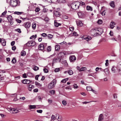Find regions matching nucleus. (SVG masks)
<instances>
[{
	"mask_svg": "<svg viewBox=\"0 0 121 121\" xmlns=\"http://www.w3.org/2000/svg\"><path fill=\"white\" fill-rule=\"evenodd\" d=\"M81 3L79 2H73L71 4V8L73 9L76 10L79 8V7Z\"/></svg>",
	"mask_w": 121,
	"mask_h": 121,
	"instance_id": "obj_1",
	"label": "nucleus"
},
{
	"mask_svg": "<svg viewBox=\"0 0 121 121\" xmlns=\"http://www.w3.org/2000/svg\"><path fill=\"white\" fill-rule=\"evenodd\" d=\"M56 82V81L55 79L52 80L48 85V88L49 89H51L54 87Z\"/></svg>",
	"mask_w": 121,
	"mask_h": 121,
	"instance_id": "obj_2",
	"label": "nucleus"
},
{
	"mask_svg": "<svg viewBox=\"0 0 121 121\" xmlns=\"http://www.w3.org/2000/svg\"><path fill=\"white\" fill-rule=\"evenodd\" d=\"M17 0H11L10 1V4L12 7H15L17 4Z\"/></svg>",
	"mask_w": 121,
	"mask_h": 121,
	"instance_id": "obj_3",
	"label": "nucleus"
},
{
	"mask_svg": "<svg viewBox=\"0 0 121 121\" xmlns=\"http://www.w3.org/2000/svg\"><path fill=\"white\" fill-rule=\"evenodd\" d=\"M35 45V43L34 41H31L28 42L25 44V46H26L28 47L33 46Z\"/></svg>",
	"mask_w": 121,
	"mask_h": 121,
	"instance_id": "obj_4",
	"label": "nucleus"
},
{
	"mask_svg": "<svg viewBox=\"0 0 121 121\" xmlns=\"http://www.w3.org/2000/svg\"><path fill=\"white\" fill-rule=\"evenodd\" d=\"M117 69L118 73L119 74H121V62H119L117 66Z\"/></svg>",
	"mask_w": 121,
	"mask_h": 121,
	"instance_id": "obj_5",
	"label": "nucleus"
},
{
	"mask_svg": "<svg viewBox=\"0 0 121 121\" xmlns=\"http://www.w3.org/2000/svg\"><path fill=\"white\" fill-rule=\"evenodd\" d=\"M65 55V52H61L59 53L58 54V59H60V60H59V62H60V61L61 59V58L63 57L64 55Z\"/></svg>",
	"mask_w": 121,
	"mask_h": 121,
	"instance_id": "obj_6",
	"label": "nucleus"
},
{
	"mask_svg": "<svg viewBox=\"0 0 121 121\" xmlns=\"http://www.w3.org/2000/svg\"><path fill=\"white\" fill-rule=\"evenodd\" d=\"M111 70L112 72L113 73H118L117 70V67H115L114 66H113L111 68Z\"/></svg>",
	"mask_w": 121,
	"mask_h": 121,
	"instance_id": "obj_7",
	"label": "nucleus"
},
{
	"mask_svg": "<svg viewBox=\"0 0 121 121\" xmlns=\"http://www.w3.org/2000/svg\"><path fill=\"white\" fill-rule=\"evenodd\" d=\"M90 32L91 35H92L96 36L98 35L97 34L96 30H95V28L92 29L91 30Z\"/></svg>",
	"mask_w": 121,
	"mask_h": 121,
	"instance_id": "obj_8",
	"label": "nucleus"
},
{
	"mask_svg": "<svg viewBox=\"0 0 121 121\" xmlns=\"http://www.w3.org/2000/svg\"><path fill=\"white\" fill-rule=\"evenodd\" d=\"M69 58L70 62H71L74 61L76 60V58L74 55L70 56Z\"/></svg>",
	"mask_w": 121,
	"mask_h": 121,
	"instance_id": "obj_9",
	"label": "nucleus"
},
{
	"mask_svg": "<svg viewBox=\"0 0 121 121\" xmlns=\"http://www.w3.org/2000/svg\"><path fill=\"white\" fill-rule=\"evenodd\" d=\"M95 30H96L97 34L98 35H99L101 34L103 31L102 29L100 28H95Z\"/></svg>",
	"mask_w": 121,
	"mask_h": 121,
	"instance_id": "obj_10",
	"label": "nucleus"
},
{
	"mask_svg": "<svg viewBox=\"0 0 121 121\" xmlns=\"http://www.w3.org/2000/svg\"><path fill=\"white\" fill-rule=\"evenodd\" d=\"M46 44H47L46 43H44V44H39L38 48L39 49L41 50H43L44 48V45H46Z\"/></svg>",
	"mask_w": 121,
	"mask_h": 121,
	"instance_id": "obj_11",
	"label": "nucleus"
},
{
	"mask_svg": "<svg viewBox=\"0 0 121 121\" xmlns=\"http://www.w3.org/2000/svg\"><path fill=\"white\" fill-rule=\"evenodd\" d=\"M25 27L26 28H29L30 26V23L29 22H27L24 23Z\"/></svg>",
	"mask_w": 121,
	"mask_h": 121,
	"instance_id": "obj_12",
	"label": "nucleus"
},
{
	"mask_svg": "<svg viewBox=\"0 0 121 121\" xmlns=\"http://www.w3.org/2000/svg\"><path fill=\"white\" fill-rule=\"evenodd\" d=\"M77 25L79 26H82L83 25V23L80 20H77L76 21Z\"/></svg>",
	"mask_w": 121,
	"mask_h": 121,
	"instance_id": "obj_13",
	"label": "nucleus"
},
{
	"mask_svg": "<svg viewBox=\"0 0 121 121\" xmlns=\"http://www.w3.org/2000/svg\"><path fill=\"white\" fill-rule=\"evenodd\" d=\"M104 116L103 114H100L99 116L98 121H102L104 119Z\"/></svg>",
	"mask_w": 121,
	"mask_h": 121,
	"instance_id": "obj_14",
	"label": "nucleus"
},
{
	"mask_svg": "<svg viewBox=\"0 0 121 121\" xmlns=\"http://www.w3.org/2000/svg\"><path fill=\"white\" fill-rule=\"evenodd\" d=\"M115 25V23L113 21L111 22L110 25V28L112 29H113L114 26H114Z\"/></svg>",
	"mask_w": 121,
	"mask_h": 121,
	"instance_id": "obj_15",
	"label": "nucleus"
},
{
	"mask_svg": "<svg viewBox=\"0 0 121 121\" xmlns=\"http://www.w3.org/2000/svg\"><path fill=\"white\" fill-rule=\"evenodd\" d=\"M54 14L56 17H59L60 15V13L57 11H55L54 12Z\"/></svg>",
	"mask_w": 121,
	"mask_h": 121,
	"instance_id": "obj_16",
	"label": "nucleus"
},
{
	"mask_svg": "<svg viewBox=\"0 0 121 121\" xmlns=\"http://www.w3.org/2000/svg\"><path fill=\"white\" fill-rule=\"evenodd\" d=\"M54 25L55 27H58L59 26H60L61 25V24L60 23H59L57 22V21L56 20L54 21Z\"/></svg>",
	"mask_w": 121,
	"mask_h": 121,
	"instance_id": "obj_17",
	"label": "nucleus"
},
{
	"mask_svg": "<svg viewBox=\"0 0 121 121\" xmlns=\"http://www.w3.org/2000/svg\"><path fill=\"white\" fill-rule=\"evenodd\" d=\"M19 112V111L16 109L13 108V111H11V113H16L18 112Z\"/></svg>",
	"mask_w": 121,
	"mask_h": 121,
	"instance_id": "obj_18",
	"label": "nucleus"
},
{
	"mask_svg": "<svg viewBox=\"0 0 121 121\" xmlns=\"http://www.w3.org/2000/svg\"><path fill=\"white\" fill-rule=\"evenodd\" d=\"M58 115V114H56V117H55V115H52L51 117V120L54 121V120H55L56 119V117Z\"/></svg>",
	"mask_w": 121,
	"mask_h": 121,
	"instance_id": "obj_19",
	"label": "nucleus"
},
{
	"mask_svg": "<svg viewBox=\"0 0 121 121\" xmlns=\"http://www.w3.org/2000/svg\"><path fill=\"white\" fill-rule=\"evenodd\" d=\"M34 86L32 85H29L28 87V90L30 91H31V90L32 89L34 88Z\"/></svg>",
	"mask_w": 121,
	"mask_h": 121,
	"instance_id": "obj_20",
	"label": "nucleus"
},
{
	"mask_svg": "<svg viewBox=\"0 0 121 121\" xmlns=\"http://www.w3.org/2000/svg\"><path fill=\"white\" fill-rule=\"evenodd\" d=\"M27 76L29 77H33L34 76V75L33 74L31 73L28 72L27 73Z\"/></svg>",
	"mask_w": 121,
	"mask_h": 121,
	"instance_id": "obj_21",
	"label": "nucleus"
},
{
	"mask_svg": "<svg viewBox=\"0 0 121 121\" xmlns=\"http://www.w3.org/2000/svg\"><path fill=\"white\" fill-rule=\"evenodd\" d=\"M36 25L35 22H33V23L32 25V27L33 29L35 30L36 28Z\"/></svg>",
	"mask_w": 121,
	"mask_h": 121,
	"instance_id": "obj_22",
	"label": "nucleus"
},
{
	"mask_svg": "<svg viewBox=\"0 0 121 121\" xmlns=\"http://www.w3.org/2000/svg\"><path fill=\"white\" fill-rule=\"evenodd\" d=\"M86 9L88 10H90L91 11L92 10V7L89 6H86Z\"/></svg>",
	"mask_w": 121,
	"mask_h": 121,
	"instance_id": "obj_23",
	"label": "nucleus"
},
{
	"mask_svg": "<svg viewBox=\"0 0 121 121\" xmlns=\"http://www.w3.org/2000/svg\"><path fill=\"white\" fill-rule=\"evenodd\" d=\"M59 60H60V59H58V57L57 58L54 59L53 60V61H52L53 64L54 63H55L56 62H57L58 61L59 62Z\"/></svg>",
	"mask_w": 121,
	"mask_h": 121,
	"instance_id": "obj_24",
	"label": "nucleus"
},
{
	"mask_svg": "<svg viewBox=\"0 0 121 121\" xmlns=\"http://www.w3.org/2000/svg\"><path fill=\"white\" fill-rule=\"evenodd\" d=\"M1 42V44L3 46H5L6 45V42L5 40H2Z\"/></svg>",
	"mask_w": 121,
	"mask_h": 121,
	"instance_id": "obj_25",
	"label": "nucleus"
},
{
	"mask_svg": "<svg viewBox=\"0 0 121 121\" xmlns=\"http://www.w3.org/2000/svg\"><path fill=\"white\" fill-rule=\"evenodd\" d=\"M110 5L111 7L113 8L114 7L115 5L114 2L113 1H111L110 3Z\"/></svg>",
	"mask_w": 121,
	"mask_h": 121,
	"instance_id": "obj_26",
	"label": "nucleus"
},
{
	"mask_svg": "<svg viewBox=\"0 0 121 121\" xmlns=\"http://www.w3.org/2000/svg\"><path fill=\"white\" fill-rule=\"evenodd\" d=\"M83 13L81 12H79L78 13V16L80 17H81L83 15Z\"/></svg>",
	"mask_w": 121,
	"mask_h": 121,
	"instance_id": "obj_27",
	"label": "nucleus"
},
{
	"mask_svg": "<svg viewBox=\"0 0 121 121\" xmlns=\"http://www.w3.org/2000/svg\"><path fill=\"white\" fill-rule=\"evenodd\" d=\"M87 68L86 67H82L80 69L79 72L84 71L86 70Z\"/></svg>",
	"mask_w": 121,
	"mask_h": 121,
	"instance_id": "obj_28",
	"label": "nucleus"
},
{
	"mask_svg": "<svg viewBox=\"0 0 121 121\" xmlns=\"http://www.w3.org/2000/svg\"><path fill=\"white\" fill-rule=\"evenodd\" d=\"M60 48V46L59 45H56L55 47V49L56 50L58 51Z\"/></svg>",
	"mask_w": 121,
	"mask_h": 121,
	"instance_id": "obj_29",
	"label": "nucleus"
},
{
	"mask_svg": "<svg viewBox=\"0 0 121 121\" xmlns=\"http://www.w3.org/2000/svg\"><path fill=\"white\" fill-rule=\"evenodd\" d=\"M68 78L64 79L61 81V82L64 83H65L68 80Z\"/></svg>",
	"mask_w": 121,
	"mask_h": 121,
	"instance_id": "obj_30",
	"label": "nucleus"
},
{
	"mask_svg": "<svg viewBox=\"0 0 121 121\" xmlns=\"http://www.w3.org/2000/svg\"><path fill=\"white\" fill-rule=\"evenodd\" d=\"M47 36L48 38L49 39H51L53 38V37L52 35L50 34H48L47 35Z\"/></svg>",
	"mask_w": 121,
	"mask_h": 121,
	"instance_id": "obj_31",
	"label": "nucleus"
},
{
	"mask_svg": "<svg viewBox=\"0 0 121 121\" xmlns=\"http://www.w3.org/2000/svg\"><path fill=\"white\" fill-rule=\"evenodd\" d=\"M37 37L36 35H33L30 38V39H34L36 38Z\"/></svg>",
	"mask_w": 121,
	"mask_h": 121,
	"instance_id": "obj_32",
	"label": "nucleus"
},
{
	"mask_svg": "<svg viewBox=\"0 0 121 121\" xmlns=\"http://www.w3.org/2000/svg\"><path fill=\"white\" fill-rule=\"evenodd\" d=\"M30 108V109H35L36 108V106L35 105H30L29 106Z\"/></svg>",
	"mask_w": 121,
	"mask_h": 121,
	"instance_id": "obj_33",
	"label": "nucleus"
},
{
	"mask_svg": "<svg viewBox=\"0 0 121 121\" xmlns=\"http://www.w3.org/2000/svg\"><path fill=\"white\" fill-rule=\"evenodd\" d=\"M21 55L22 56H24L26 55V52L24 51H22L21 52Z\"/></svg>",
	"mask_w": 121,
	"mask_h": 121,
	"instance_id": "obj_34",
	"label": "nucleus"
},
{
	"mask_svg": "<svg viewBox=\"0 0 121 121\" xmlns=\"http://www.w3.org/2000/svg\"><path fill=\"white\" fill-rule=\"evenodd\" d=\"M7 18L9 21H10L12 20V17L11 16L9 15L7 17Z\"/></svg>",
	"mask_w": 121,
	"mask_h": 121,
	"instance_id": "obj_35",
	"label": "nucleus"
},
{
	"mask_svg": "<svg viewBox=\"0 0 121 121\" xmlns=\"http://www.w3.org/2000/svg\"><path fill=\"white\" fill-rule=\"evenodd\" d=\"M68 73L69 75H72L73 73V72L71 70H69L68 71Z\"/></svg>",
	"mask_w": 121,
	"mask_h": 121,
	"instance_id": "obj_36",
	"label": "nucleus"
},
{
	"mask_svg": "<svg viewBox=\"0 0 121 121\" xmlns=\"http://www.w3.org/2000/svg\"><path fill=\"white\" fill-rule=\"evenodd\" d=\"M86 89L88 91H91L92 89L91 86H88L86 87Z\"/></svg>",
	"mask_w": 121,
	"mask_h": 121,
	"instance_id": "obj_37",
	"label": "nucleus"
},
{
	"mask_svg": "<svg viewBox=\"0 0 121 121\" xmlns=\"http://www.w3.org/2000/svg\"><path fill=\"white\" fill-rule=\"evenodd\" d=\"M35 84L36 86L39 87L41 86H42V84H41L39 83L38 82H35Z\"/></svg>",
	"mask_w": 121,
	"mask_h": 121,
	"instance_id": "obj_38",
	"label": "nucleus"
},
{
	"mask_svg": "<svg viewBox=\"0 0 121 121\" xmlns=\"http://www.w3.org/2000/svg\"><path fill=\"white\" fill-rule=\"evenodd\" d=\"M91 37L88 36L87 37H86L84 39H85L87 41H88L91 40Z\"/></svg>",
	"mask_w": 121,
	"mask_h": 121,
	"instance_id": "obj_39",
	"label": "nucleus"
},
{
	"mask_svg": "<svg viewBox=\"0 0 121 121\" xmlns=\"http://www.w3.org/2000/svg\"><path fill=\"white\" fill-rule=\"evenodd\" d=\"M23 13L22 12H15L14 13L15 14L19 15L22 14Z\"/></svg>",
	"mask_w": 121,
	"mask_h": 121,
	"instance_id": "obj_40",
	"label": "nucleus"
},
{
	"mask_svg": "<svg viewBox=\"0 0 121 121\" xmlns=\"http://www.w3.org/2000/svg\"><path fill=\"white\" fill-rule=\"evenodd\" d=\"M11 62L13 64H15L16 63V60L15 58L13 57V59L12 60Z\"/></svg>",
	"mask_w": 121,
	"mask_h": 121,
	"instance_id": "obj_41",
	"label": "nucleus"
},
{
	"mask_svg": "<svg viewBox=\"0 0 121 121\" xmlns=\"http://www.w3.org/2000/svg\"><path fill=\"white\" fill-rule=\"evenodd\" d=\"M62 103L63 105L65 106L67 104L66 101L64 100H63L62 101Z\"/></svg>",
	"mask_w": 121,
	"mask_h": 121,
	"instance_id": "obj_42",
	"label": "nucleus"
},
{
	"mask_svg": "<svg viewBox=\"0 0 121 121\" xmlns=\"http://www.w3.org/2000/svg\"><path fill=\"white\" fill-rule=\"evenodd\" d=\"M62 17L63 18L66 19H68L69 18L68 16L66 15H63Z\"/></svg>",
	"mask_w": 121,
	"mask_h": 121,
	"instance_id": "obj_43",
	"label": "nucleus"
},
{
	"mask_svg": "<svg viewBox=\"0 0 121 121\" xmlns=\"http://www.w3.org/2000/svg\"><path fill=\"white\" fill-rule=\"evenodd\" d=\"M73 86V87L74 89H77L78 87V86L76 84H74Z\"/></svg>",
	"mask_w": 121,
	"mask_h": 121,
	"instance_id": "obj_44",
	"label": "nucleus"
},
{
	"mask_svg": "<svg viewBox=\"0 0 121 121\" xmlns=\"http://www.w3.org/2000/svg\"><path fill=\"white\" fill-rule=\"evenodd\" d=\"M97 23L99 24H101L102 23V21L100 19L97 22Z\"/></svg>",
	"mask_w": 121,
	"mask_h": 121,
	"instance_id": "obj_45",
	"label": "nucleus"
},
{
	"mask_svg": "<svg viewBox=\"0 0 121 121\" xmlns=\"http://www.w3.org/2000/svg\"><path fill=\"white\" fill-rule=\"evenodd\" d=\"M60 70V69L59 68H56L54 70L55 72H56L59 71Z\"/></svg>",
	"mask_w": 121,
	"mask_h": 121,
	"instance_id": "obj_46",
	"label": "nucleus"
},
{
	"mask_svg": "<svg viewBox=\"0 0 121 121\" xmlns=\"http://www.w3.org/2000/svg\"><path fill=\"white\" fill-rule=\"evenodd\" d=\"M41 35L44 37H46L47 36V35L46 33H43L41 34Z\"/></svg>",
	"mask_w": 121,
	"mask_h": 121,
	"instance_id": "obj_47",
	"label": "nucleus"
},
{
	"mask_svg": "<svg viewBox=\"0 0 121 121\" xmlns=\"http://www.w3.org/2000/svg\"><path fill=\"white\" fill-rule=\"evenodd\" d=\"M39 69V68L36 66H35L34 67V70L35 71H36Z\"/></svg>",
	"mask_w": 121,
	"mask_h": 121,
	"instance_id": "obj_48",
	"label": "nucleus"
},
{
	"mask_svg": "<svg viewBox=\"0 0 121 121\" xmlns=\"http://www.w3.org/2000/svg\"><path fill=\"white\" fill-rule=\"evenodd\" d=\"M15 31L20 33L21 32V29H20L18 28L16 29L15 30Z\"/></svg>",
	"mask_w": 121,
	"mask_h": 121,
	"instance_id": "obj_49",
	"label": "nucleus"
},
{
	"mask_svg": "<svg viewBox=\"0 0 121 121\" xmlns=\"http://www.w3.org/2000/svg\"><path fill=\"white\" fill-rule=\"evenodd\" d=\"M58 121H61L62 120V117L61 116H59V115H58Z\"/></svg>",
	"mask_w": 121,
	"mask_h": 121,
	"instance_id": "obj_50",
	"label": "nucleus"
},
{
	"mask_svg": "<svg viewBox=\"0 0 121 121\" xmlns=\"http://www.w3.org/2000/svg\"><path fill=\"white\" fill-rule=\"evenodd\" d=\"M55 92L54 90H51L49 91V93H51L52 94H54L55 93Z\"/></svg>",
	"mask_w": 121,
	"mask_h": 121,
	"instance_id": "obj_51",
	"label": "nucleus"
},
{
	"mask_svg": "<svg viewBox=\"0 0 121 121\" xmlns=\"http://www.w3.org/2000/svg\"><path fill=\"white\" fill-rule=\"evenodd\" d=\"M37 112L39 113H42L43 112V111L41 110H37Z\"/></svg>",
	"mask_w": 121,
	"mask_h": 121,
	"instance_id": "obj_52",
	"label": "nucleus"
},
{
	"mask_svg": "<svg viewBox=\"0 0 121 121\" xmlns=\"http://www.w3.org/2000/svg\"><path fill=\"white\" fill-rule=\"evenodd\" d=\"M51 47L50 46H48V48H47V51H51Z\"/></svg>",
	"mask_w": 121,
	"mask_h": 121,
	"instance_id": "obj_53",
	"label": "nucleus"
},
{
	"mask_svg": "<svg viewBox=\"0 0 121 121\" xmlns=\"http://www.w3.org/2000/svg\"><path fill=\"white\" fill-rule=\"evenodd\" d=\"M106 63H105V65L106 66H108V60H106Z\"/></svg>",
	"mask_w": 121,
	"mask_h": 121,
	"instance_id": "obj_54",
	"label": "nucleus"
},
{
	"mask_svg": "<svg viewBox=\"0 0 121 121\" xmlns=\"http://www.w3.org/2000/svg\"><path fill=\"white\" fill-rule=\"evenodd\" d=\"M27 75L25 73L22 75V77L24 78H26L27 77Z\"/></svg>",
	"mask_w": 121,
	"mask_h": 121,
	"instance_id": "obj_55",
	"label": "nucleus"
},
{
	"mask_svg": "<svg viewBox=\"0 0 121 121\" xmlns=\"http://www.w3.org/2000/svg\"><path fill=\"white\" fill-rule=\"evenodd\" d=\"M16 21L17 22L19 23H20L22 22L21 20L18 19H16Z\"/></svg>",
	"mask_w": 121,
	"mask_h": 121,
	"instance_id": "obj_56",
	"label": "nucleus"
},
{
	"mask_svg": "<svg viewBox=\"0 0 121 121\" xmlns=\"http://www.w3.org/2000/svg\"><path fill=\"white\" fill-rule=\"evenodd\" d=\"M26 84H29L31 82V81L28 80L26 79Z\"/></svg>",
	"mask_w": 121,
	"mask_h": 121,
	"instance_id": "obj_57",
	"label": "nucleus"
},
{
	"mask_svg": "<svg viewBox=\"0 0 121 121\" xmlns=\"http://www.w3.org/2000/svg\"><path fill=\"white\" fill-rule=\"evenodd\" d=\"M43 71L45 73H47L48 72V70L46 68H45L43 69Z\"/></svg>",
	"mask_w": 121,
	"mask_h": 121,
	"instance_id": "obj_58",
	"label": "nucleus"
},
{
	"mask_svg": "<svg viewBox=\"0 0 121 121\" xmlns=\"http://www.w3.org/2000/svg\"><path fill=\"white\" fill-rule=\"evenodd\" d=\"M7 109L11 113V111H13V108H7Z\"/></svg>",
	"mask_w": 121,
	"mask_h": 121,
	"instance_id": "obj_59",
	"label": "nucleus"
},
{
	"mask_svg": "<svg viewBox=\"0 0 121 121\" xmlns=\"http://www.w3.org/2000/svg\"><path fill=\"white\" fill-rule=\"evenodd\" d=\"M106 12L104 10L102 11L101 13V14L103 16H105V14Z\"/></svg>",
	"mask_w": 121,
	"mask_h": 121,
	"instance_id": "obj_60",
	"label": "nucleus"
},
{
	"mask_svg": "<svg viewBox=\"0 0 121 121\" xmlns=\"http://www.w3.org/2000/svg\"><path fill=\"white\" fill-rule=\"evenodd\" d=\"M102 71H104L105 73H106V72H108V70L107 69H103Z\"/></svg>",
	"mask_w": 121,
	"mask_h": 121,
	"instance_id": "obj_61",
	"label": "nucleus"
},
{
	"mask_svg": "<svg viewBox=\"0 0 121 121\" xmlns=\"http://www.w3.org/2000/svg\"><path fill=\"white\" fill-rule=\"evenodd\" d=\"M40 10V9L39 8H36L35 9V11L36 12H39Z\"/></svg>",
	"mask_w": 121,
	"mask_h": 121,
	"instance_id": "obj_62",
	"label": "nucleus"
},
{
	"mask_svg": "<svg viewBox=\"0 0 121 121\" xmlns=\"http://www.w3.org/2000/svg\"><path fill=\"white\" fill-rule=\"evenodd\" d=\"M15 43V42L14 41H12L11 43V45L12 46L14 45Z\"/></svg>",
	"mask_w": 121,
	"mask_h": 121,
	"instance_id": "obj_63",
	"label": "nucleus"
},
{
	"mask_svg": "<svg viewBox=\"0 0 121 121\" xmlns=\"http://www.w3.org/2000/svg\"><path fill=\"white\" fill-rule=\"evenodd\" d=\"M26 79H25L22 80V82L25 84H26Z\"/></svg>",
	"mask_w": 121,
	"mask_h": 121,
	"instance_id": "obj_64",
	"label": "nucleus"
}]
</instances>
